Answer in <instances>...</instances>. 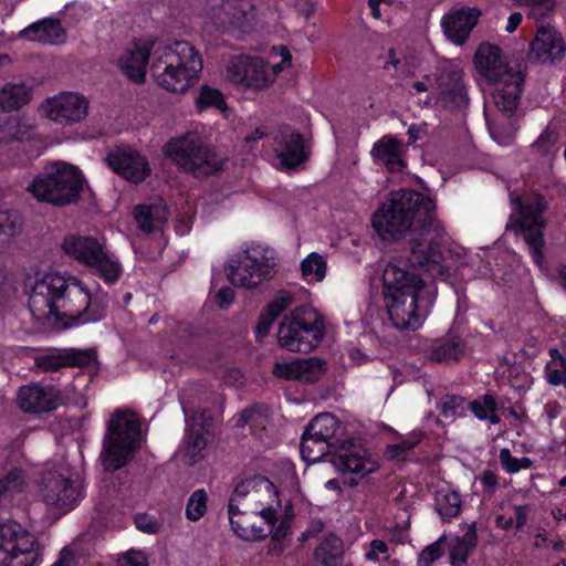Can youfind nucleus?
Listing matches in <instances>:
<instances>
[{"label": "nucleus", "instance_id": "30", "mask_svg": "<svg viewBox=\"0 0 566 566\" xmlns=\"http://www.w3.org/2000/svg\"><path fill=\"white\" fill-rule=\"evenodd\" d=\"M150 48L147 43L134 42L125 48L118 59V66L132 81L143 82L146 76Z\"/></svg>", "mask_w": 566, "mask_h": 566}, {"label": "nucleus", "instance_id": "37", "mask_svg": "<svg viewBox=\"0 0 566 566\" xmlns=\"http://www.w3.org/2000/svg\"><path fill=\"white\" fill-rule=\"evenodd\" d=\"M340 429L339 421L333 415L319 413L308 423L305 430L307 434L321 438L329 444H333V439Z\"/></svg>", "mask_w": 566, "mask_h": 566}, {"label": "nucleus", "instance_id": "46", "mask_svg": "<svg viewBox=\"0 0 566 566\" xmlns=\"http://www.w3.org/2000/svg\"><path fill=\"white\" fill-rule=\"evenodd\" d=\"M512 515H499L496 524L499 527L509 530L512 527L522 528L526 524L527 514L530 512L528 505H513L510 507Z\"/></svg>", "mask_w": 566, "mask_h": 566}, {"label": "nucleus", "instance_id": "4", "mask_svg": "<svg viewBox=\"0 0 566 566\" xmlns=\"http://www.w3.org/2000/svg\"><path fill=\"white\" fill-rule=\"evenodd\" d=\"M202 70L199 52L187 41L156 46L150 64L155 82L164 90L184 94L196 84Z\"/></svg>", "mask_w": 566, "mask_h": 566}, {"label": "nucleus", "instance_id": "45", "mask_svg": "<svg viewBox=\"0 0 566 566\" xmlns=\"http://www.w3.org/2000/svg\"><path fill=\"white\" fill-rule=\"evenodd\" d=\"M269 409L263 405L253 406L243 410L237 419L235 426H250L251 429L264 428L268 422Z\"/></svg>", "mask_w": 566, "mask_h": 566}, {"label": "nucleus", "instance_id": "55", "mask_svg": "<svg viewBox=\"0 0 566 566\" xmlns=\"http://www.w3.org/2000/svg\"><path fill=\"white\" fill-rule=\"evenodd\" d=\"M558 142V134L556 128L553 126H548L536 139L533 144L534 149H536L539 154L546 155L549 154Z\"/></svg>", "mask_w": 566, "mask_h": 566}, {"label": "nucleus", "instance_id": "23", "mask_svg": "<svg viewBox=\"0 0 566 566\" xmlns=\"http://www.w3.org/2000/svg\"><path fill=\"white\" fill-rule=\"evenodd\" d=\"M480 11L474 8H461L443 15L441 25L444 35L457 45L463 44L475 27Z\"/></svg>", "mask_w": 566, "mask_h": 566}, {"label": "nucleus", "instance_id": "10", "mask_svg": "<svg viewBox=\"0 0 566 566\" xmlns=\"http://www.w3.org/2000/svg\"><path fill=\"white\" fill-rule=\"evenodd\" d=\"M140 439V423L137 416L130 411L114 412L107 424L101 453L105 470L116 471L123 468Z\"/></svg>", "mask_w": 566, "mask_h": 566}, {"label": "nucleus", "instance_id": "31", "mask_svg": "<svg viewBox=\"0 0 566 566\" xmlns=\"http://www.w3.org/2000/svg\"><path fill=\"white\" fill-rule=\"evenodd\" d=\"M168 216L167 206L160 198L139 205L134 210L136 222L147 233L161 232Z\"/></svg>", "mask_w": 566, "mask_h": 566}, {"label": "nucleus", "instance_id": "25", "mask_svg": "<svg viewBox=\"0 0 566 566\" xmlns=\"http://www.w3.org/2000/svg\"><path fill=\"white\" fill-rule=\"evenodd\" d=\"M531 51L537 60L553 63L563 60L566 44L563 35L554 27L547 25L537 30Z\"/></svg>", "mask_w": 566, "mask_h": 566}, {"label": "nucleus", "instance_id": "28", "mask_svg": "<svg viewBox=\"0 0 566 566\" xmlns=\"http://www.w3.org/2000/svg\"><path fill=\"white\" fill-rule=\"evenodd\" d=\"M323 373V363L316 358L277 361L273 375L284 380L315 381Z\"/></svg>", "mask_w": 566, "mask_h": 566}, {"label": "nucleus", "instance_id": "61", "mask_svg": "<svg viewBox=\"0 0 566 566\" xmlns=\"http://www.w3.org/2000/svg\"><path fill=\"white\" fill-rule=\"evenodd\" d=\"M513 371L514 369L510 374L511 386L520 392L530 389L533 384L531 375L526 373H516V375L513 376Z\"/></svg>", "mask_w": 566, "mask_h": 566}, {"label": "nucleus", "instance_id": "51", "mask_svg": "<svg viewBox=\"0 0 566 566\" xmlns=\"http://www.w3.org/2000/svg\"><path fill=\"white\" fill-rule=\"evenodd\" d=\"M439 409L446 419H454L465 413L467 401L459 396H447L441 400Z\"/></svg>", "mask_w": 566, "mask_h": 566}, {"label": "nucleus", "instance_id": "14", "mask_svg": "<svg viewBox=\"0 0 566 566\" xmlns=\"http://www.w3.org/2000/svg\"><path fill=\"white\" fill-rule=\"evenodd\" d=\"M42 548L36 536L14 521L0 524V566H40Z\"/></svg>", "mask_w": 566, "mask_h": 566}, {"label": "nucleus", "instance_id": "62", "mask_svg": "<svg viewBox=\"0 0 566 566\" xmlns=\"http://www.w3.org/2000/svg\"><path fill=\"white\" fill-rule=\"evenodd\" d=\"M135 524L138 530L149 534L156 533L158 530V524L155 518L146 514H138L135 517Z\"/></svg>", "mask_w": 566, "mask_h": 566}, {"label": "nucleus", "instance_id": "33", "mask_svg": "<svg viewBox=\"0 0 566 566\" xmlns=\"http://www.w3.org/2000/svg\"><path fill=\"white\" fill-rule=\"evenodd\" d=\"M34 123L25 115L10 116L0 120V147L13 142L23 143L34 137Z\"/></svg>", "mask_w": 566, "mask_h": 566}, {"label": "nucleus", "instance_id": "58", "mask_svg": "<svg viewBox=\"0 0 566 566\" xmlns=\"http://www.w3.org/2000/svg\"><path fill=\"white\" fill-rule=\"evenodd\" d=\"M523 2L530 8V14L536 19L546 15L555 6L554 0H523Z\"/></svg>", "mask_w": 566, "mask_h": 566}, {"label": "nucleus", "instance_id": "26", "mask_svg": "<svg viewBox=\"0 0 566 566\" xmlns=\"http://www.w3.org/2000/svg\"><path fill=\"white\" fill-rule=\"evenodd\" d=\"M273 151L285 168H294L306 159L303 139L298 133L285 128L274 137Z\"/></svg>", "mask_w": 566, "mask_h": 566}, {"label": "nucleus", "instance_id": "59", "mask_svg": "<svg viewBox=\"0 0 566 566\" xmlns=\"http://www.w3.org/2000/svg\"><path fill=\"white\" fill-rule=\"evenodd\" d=\"M120 566H148L147 556L140 551H128L120 559Z\"/></svg>", "mask_w": 566, "mask_h": 566}, {"label": "nucleus", "instance_id": "19", "mask_svg": "<svg viewBox=\"0 0 566 566\" xmlns=\"http://www.w3.org/2000/svg\"><path fill=\"white\" fill-rule=\"evenodd\" d=\"M207 19L218 29L242 28L254 19L252 0H213L207 10Z\"/></svg>", "mask_w": 566, "mask_h": 566}, {"label": "nucleus", "instance_id": "27", "mask_svg": "<svg viewBox=\"0 0 566 566\" xmlns=\"http://www.w3.org/2000/svg\"><path fill=\"white\" fill-rule=\"evenodd\" d=\"M440 98L451 106L460 107L468 103L463 84V72L460 67L448 65L441 70L437 78Z\"/></svg>", "mask_w": 566, "mask_h": 566}, {"label": "nucleus", "instance_id": "16", "mask_svg": "<svg viewBox=\"0 0 566 566\" xmlns=\"http://www.w3.org/2000/svg\"><path fill=\"white\" fill-rule=\"evenodd\" d=\"M90 99L75 91H62L46 97L39 106L42 117L62 127L83 123L90 113Z\"/></svg>", "mask_w": 566, "mask_h": 566}, {"label": "nucleus", "instance_id": "48", "mask_svg": "<svg viewBox=\"0 0 566 566\" xmlns=\"http://www.w3.org/2000/svg\"><path fill=\"white\" fill-rule=\"evenodd\" d=\"M208 496L205 490H196L188 499L186 516L190 521L200 520L207 511Z\"/></svg>", "mask_w": 566, "mask_h": 566}, {"label": "nucleus", "instance_id": "56", "mask_svg": "<svg viewBox=\"0 0 566 566\" xmlns=\"http://www.w3.org/2000/svg\"><path fill=\"white\" fill-rule=\"evenodd\" d=\"M442 555L441 541H437L427 546L419 555L417 566H432V564Z\"/></svg>", "mask_w": 566, "mask_h": 566}, {"label": "nucleus", "instance_id": "8", "mask_svg": "<svg viewBox=\"0 0 566 566\" xmlns=\"http://www.w3.org/2000/svg\"><path fill=\"white\" fill-rule=\"evenodd\" d=\"M82 189L81 172L64 161L48 163L28 187L36 199L55 206L75 202Z\"/></svg>", "mask_w": 566, "mask_h": 566}, {"label": "nucleus", "instance_id": "32", "mask_svg": "<svg viewBox=\"0 0 566 566\" xmlns=\"http://www.w3.org/2000/svg\"><path fill=\"white\" fill-rule=\"evenodd\" d=\"M20 36L42 44H62L66 41V32L56 19H43L24 28Z\"/></svg>", "mask_w": 566, "mask_h": 566}, {"label": "nucleus", "instance_id": "40", "mask_svg": "<svg viewBox=\"0 0 566 566\" xmlns=\"http://www.w3.org/2000/svg\"><path fill=\"white\" fill-rule=\"evenodd\" d=\"M316 559L324 566H338L343 556V542L336 535L326 536L315 551Z\"/></svg>", "mask_w": 566, "mask_h": 566}, {"label": "nucleus", "instance_id": "60", "mask_svg": "<svg viewBox=\"0 0 566 566\" xmlns=\"http://www.w3.org/2000/svg\"><path fill=\"white\" fill-rule=\"evenodd\" d=\"M476 481L482 485L484 492L492 495L499 486L497 475L492 471H484L478 478Z\"/></svg>", "mask_w": 566, "mask_h": 566}, {"label": "nucleus", "instance_id": "34", "mask_svg": "<svg viewBox=\"0 0 566 566\" xmlns=\"http://www.w3.org/2000/svg\"><path fill=\"white\" fill-rule=\"evenodd\" d=\"M93 353L77 349H69L60 353H52L40 356L36 359L38 366L45 371H55L62 367L88 364Z\"/></svg>", "mask_w": 566, "mask_h": 566}, {"label": "nucleus", "instance_id": "35", "mask_svg": "<svg viewBox=\"0 0 566 566\" xmlns=\"http://www.w3.org/2000/svg\"><path fill=\"white\" fill-rule=\"evenodd\" d=\"M88 268L107 284L116 283L123 273L118 258L107 250L106 244Z\"/></svg>", "mask_w": 566, "mask_h": 566}, {"label": "nucleus", "instance_id": "24", "mask_svg": "<svg viewBox=\"0 0 566 566\" xmlns=\"http://www.w3.org/2000/svg\"><path fill=\"white\" fill-rule=\"evenodd\" d=\"M105 244L106 240L104 238L72 233L64 237L61 249L65 255L88 268L96 260Z\"/></svg>", "mask_w": 566, "mask_h": 566}, {"label": "nucleus", "instance_id": "5", "mask_svg": "<svg viewBox=\"0 0 566 566\" xmlns=\"http://www.w3.org/2000/svg\"><path fill=\"white\" fill-rule=\"evenodd\" d=\"M476 72L493 85L492 104L503 115L510 117L516 109L522 93L523 76L513 71L502 56L501 49L482 43L474 54Z\"/></svg>", "mask_w": 566, "mask_h": 566}, {"label": "nucleus", "instance_id": "17", "mask_svg": "<svg viewBox=\"0 0 566 566\" xmlns=\"http://www.w3.org/2000/svg\"><path fill=\"white\" fill-rule=\"evenodd\" d=\"M331 463L349 486H357L379 469L378 459L355 441L343 443L332 457Z\"/></svg>", "mask_w": 566, "mask_h": 566}, {"label": "nucleus", "instance_id": "57", "mask_svg": "<svg viewBox=\"0 0 566 566\" xmlns=\"http://www.w3.org/2000/svg\"><path fill=\"white\" fill-rule=\"evenodd\" d=\"M24 483L21 470L11 471L4 479L0 480V495L20 489Z\"/></svg>", "mask_w": 566, "mask_h": 566}, {"label": "nucleus", "instance_id": "13", "mask_svg": "<svg viewBox=\"0 0 566 566\" xmlns=\"http://www.w3.org/2000/svg\"><path fill=\"white\" fill-rule=\"evenodd\" d=\"M226 273L234 286L254 289L274 274V261L271 251L253 244L231 255Z\"/></svg>", "mask_w": 566, "mask_h": 566}, {"label": "nucleus", "instance_id": "38", "mask_svg": "<svg viewBox=\"0 0 566 566\" xmlns=\"http://www.w3.org/2000/svg\"><path fill=\"white\" fill-rule=\"evenodd\" d=\"M434 506L442 521H450L460 513V494L449 488H442L436 492Z\"/></svg>", "mask_w": 566, "mask_h": 566}, {"label": "nucleus", "instance_id": "21", "mask_svg": "<svg viewBox=\"0 0 566 566\" xmlns=\"http://www.w3.org/2000/svg\"><path fill=\"white\" fill-rule=\"evenodd\" d=\"M229 520L233 532L245 541H260L275 531L272 524L244 509L243 502H234L233 495L229 501Z\"/></svg>", "mask_w": 566, "mask_h": 566}, {"label": "nucleus", "instance_id": "47", "mask_svg": "<svg viewBox=\"0 0 566 566\" xmlns=\"http://www.w3.org/2000/svg\"><path fill=\"white\" fill-rule=\"evenodd\" d=\"M462 347L457 340H447L438 345L431 354V359L437 363H450L459 359L462 355Z\"/></svg>", "mask_w": 566, "mask_h": 566}, {"label": "nucleus", "instance_id": "6", "mask_svg": "<svg viewBox=\"0 0 566 566\" xmlns=\"http://www.w3.org/2000/svg\"><path fill=\"white\" fill-rule=\"evenodd\" d=\"M232 495L234 502H243L244 509L272 524L275 530L272 541L285 538L291 528L294 510L290 502L283 505L274 484L265 478L254 476L239 483Z\"/></svg>", "mask_w": 566, "mask_h": 566}, {"label": "nucleus", "instance_id": "1", "mask_svg": "<svg viewBox=\"0 0 566 566\" xmlns=\"http://www.w3.org/2000/svg\"><path fill=\"white\" fill-rule=\"evenodd\" d=\"M443 224L436 218L411 233L409 258H395L382 273V296L388 318L397 329L416 331L427 318L431 300L421 271L437 279L446 274Z\"/></svg>", "mask_w": 566, "mask_h": 566}, {"label": "nucleus", "instance_id": "43", "mask_svg": "<svg viewBox=\"0 0 566 566\" xmlns=\"http://www.w3.org/2000/svg\"><path fill=\"white\" fill-rule=\"evenodd\" d=\"M480 420H489L491 423H499L500 418L496 415V401L492 395H484L473 401L467 402V409Z\"/></svg>", "mask_w": 566, "mask_h": 566}, {"label": "nucleus", "instance_id": "41", "mask_svg": "<svg viewBox=\"0 0 566 566\" xmlns=\"http://www.w3.org/2000/svg\"><path fill=\"white\" fill-rule=\"evenodd\" d=\"M332 444L325 440L307 434L305 430L300 446L302 459L308 463L319 462L328 452Z\"/></svg>", "mask_w": 566, "mask_h": 566}, {"label": "nucleus", "instance_id": "44", "mask_svg": "<svg viewBox=\"0 0 566 566\" xmlns=\"http://www.w3.org/2000/svg\"><path fill=\"white\" fill-rule=\"evenodd\" d=\"M21 218L15 211H0V244H8L20 233Z\"/></svg>", "mask_w": 566, "mask_h": 566}, {"label": "nucleus", "instance_id": "36", "mask_svg": "<svg viewBox=\"0 0 566 566\" xmlns=\"http://www.w3.org/2000/svg\"><path fill=\"white\" fill-rule=\"evenodd\" d=\"M31 90L23 84H6L0 88V113L17 111L31 99Z\"/></svg>", "mask_w": 566, "mask_h": 566}, {"label": "nucleus", "instance_id": "64", "mask_svg": "<svg viewBox=\"0 0 566 566\" xmlns=\"http://www.w3.org/2000/svg\"><path fill=\"white\" fill-rule=\"evenodd\" d=\"M490 132L492 138L500 145H509L513 139L515 128H511L507 133H502L497 127H491Z\"/></svg>", "mask_w": 566, "mask_h": 566}, {"label": "nucleus", "instance_id": "54", "mask_svg": "<svg viewBox=\"0 0 566 566\" xmlns=\"http://www.w3.org/2000/svg\"><path fill=\"white\" fill-rule=\"evenodd\" d=\"M421 438V433H412L408 439L399 443L389 446L387 448L386 454L390 459L401 460L405 458L406 453L409 450L415 448L420 442Z\"/></svg>", "mask_w": 566, "mask_h": 566}, {"label": "nucleus", "instance_id": "12", "mask_svg": "<svg viewBox=\"0 0 566 566\" xmlns=\"http://www.w3.org/2000/svg\"><path fill=\"white\" fill-rule=\"evenodd\" d=\"M511 201L514 210L506 229L513 230L517 237L525 241L533 261L539 268H543L545 247L543 229L546 226L543 211L546 209V202L543 198L523 202L520 198L514 197H511Z\"/></svg>", "mask_w": 566, "mask_h": 566}, {"label": "nucleus", "instance_id": "18", "mask_svg": "<svg viewBox=\"0 0 566 566\" xmlns=\"http://www.w3.org/2000/svg\"><path fill=\"white\" fill-rule=\"evenodd\" d=\"M17 403L25 413L41 415L51 412L64 403L62 392L52 385L32 382L21 386L17 394Z\"/></svg>", "mask_w": 566, "mask_h": 566}, {"label": "nucleus", "instance_id": "20", "mask_svg": "<svg viewBox=\"0 0 566 566\" xmlns=\"http://www.w3.org/2000/svg\"><path fill=\"white\" fill-rule=\"evenodd\" d=\"M105 161L113 171L134 184L144 181L150 174L147 158L130 147L114 148Z\"/></svg>", "mask_w": 566, "mask_h": 566}, {"label": "nucleus", "instance_id": "3", "mask_svg": "<svg viewBox=\"0 0 566 566\" xmlns=\"http://www.w3.org/2000/svg\"><path fill=\"white\" fill-rule=\"evenodd\" d=\"M434 201L418 191H391L373 216L375 231L384 239H398L407 231L415 233L433 219Z\"/></svg>", "mask_w": 566, "mask_h": 566}, {"label": "nucleus", "instance_id": "49", "mask_svg": "<svg viewBox=\"0 0 566 566\" xmlns=\"http://www.w3.org/2000/svg\"><path fill=\"white\" fill-rule=\"evenodd\" d=\"M499 460L502 468L509 474H515L521 470L530 469L533 464L532 460L527 457L515 458L511 454L509 449H502L499 454Z\"/></svg>", "mask_w": 566, "mask_h": 566}, {"label": "nucleus", "instance_id": "63", "mask_svg": "<svg viewBox=\"0 0 566 566\" xmlns=\"http://www.w3.org/2000/svg\"><path fill=\"white\" fill-rule=\"evenodd\" d=\"M234 298V291L229 287H222L216 294V300L220 308H227Z\"/></svg>", "mask_w": 566, "mask_h": 566}, {"label": "nucleus", "instance_id": "39", "mask_svg": "<svg viewBox=\"0 0 566 566\" xmlns=\"http://www.w3.org/2000/svg\"><path fill=\"white\" fill-rule=\"evenodd\" d=\"M301 276L307 284L322 282L326 276L327 262L325 258L317 253L311 252L301 261Z\"/></svg>", "mask_w": 566, "mask_h": 566}, {"label": "nucleus", "instance_id": "2", "mask_svg": "<svg viewBox=\"0 0 566 566\" xmlns=\"http://www.w3.org/2000/svg\"><path fill=\"white\" fill-rule=\"evenodd\" d=\"M105 307L106 294L93 295L77 276L55 270L40 274L29 295V308L34 318H66L70 327L102 319Z\"/></svg>", "mask_w": 566, "mask_h": 566}, {"label": "nucleus", "instance_id": "22", "mask_svg": "<svg viewBox=\"0 0 566 566\" xmlns=\"http://www.w3.org/2000/svg\"><path fill=\"white\" fill-rule=\"evenodd\" d=\"M184 412L189 427V432L179 449V453L188 464H195L203 458V450L207 444L205 438L207 418L205 411H196L191 419H189V415L185 407Z\"/></svg>", "mask_w": 566, "mask_h": 566}, {"label": "nucleus", "instance_id": "7", "mask_svg": "<svg viewBox=\"0 0 566 566\" xmlns=\"http://www.w3.org/2000/svg\"><path fill=\"white\" fill-rule=\"evenodd\" d=\"M163 154L180 171L196 177L212 175L224 165L223 158L196 132L170 138L164 145Z\"/></svg>", "mask_w": 566, "mask_h": 566}, {"label": "nucleus", "instance_id": "53", "mask_svg": "<svg viewBox=\"0 0 566 566\" xmlns=\"http://www.w3.org/2000/svg\"><path fill=\"white\" fill-rule=\"evenodd\" d=\"M294 304V296L291 292L281 291L266 306V313L269 316L276 318L286 308Z\"/></svg>", "mask_w": 566, "mask_h": 566}, {"label": "nucleus", "instance_id": "42", "mask_svg": "<svg viewBox=\"0 0 566 566\" xmlns=\"http://www.w3.org/2000/svg\"><path fill=\"white\" fill-rule=\"evenodd\" d=\"M476 545V535L473 528L469 530L461 538L452 544L450 559L453 566H465L469 555Z\"/></svg>", "mask_w": 566, "mask_h": 566}, {"label": "nucleus", "instance_id": "11", "mask_svg": "<svg viewBox=\"0 0 566 566\" xmlns=\"http://www.w3.org/2000/svg\"><path fill=\"white\" fill-rule=\"evenodd\" d=\"M323 336V316L307 305L286 314L277 331L279 344L290 352L307 353L319 344Z\"/></svg>", "mask_w": 566, "mask_h": 566}, {"label": "nucleus", "instance_id": "9", "mask_svg": "<svg viewBox=\"0 0 566 566\" xmlns=\"http://www.w3.org/2000/svg\"><path fill=\"white\" fill-rule=\"evenodd\" d=\"M271 55L281 56L282 61L270 65L259 56L244 54L232 56L224 66L226 80L248 90L259 91L268 87L292 62L285 46L273 48Z\"/></svg>", "mask_w": 566, "mask_h": 566}, {"label": "nucleus", "instance_id": "29", "mask_svg": "<svg viewBox=\"0 0 566 566\" xmlns=\"http://www.w3.org/2000/svg\"><path fill=\"white\" fill-rule=\"evenodd\" d=\"M369 154L374 163L385 166L390 172H400L406 168L403 145L392 135H385L375 142Z\"/></svg>", "mask_w": 566, "mask_h": 566}, {"label": "nucleus", "instance_id": "52", "mask_svg": "<svg viewBox=\"0 0 566 566\" xmlns=\"http://www.w3.org/2000/svg\"><path fill=\"white\" fill-rule=\"evenodd\" d=\"M364 557L370 563H381L390 557L389 546L381 539H373L363 546Z\"/></svg>", "mask_w": 566, "mask_h": 566}, {"label": "nucleus", "instance_id": "15", "mask_svg": "<svg viewBox=\"0 0 566 566\" xmlns=\"http://www.w3.org/2000/svg\"><path fill=\"white\" fill-rule=\"evenodd\" d=\"M40 496L50 507L69 512L82 497V488L75 481L72 468L65 461L50 465L40 483Z\"/></svg>", "mask_w": 566, "mask_h": 566}, {"label": "nucleus", "instance_id": "50", "mask_svg": "<svg viewBox=\"0 0 566 566\" xmlns=\"http://www.w3.org/2000/svg\"><path fill=\"white\" fill-rule=\"evenodd\" d=\"M199 108L216 107L220 111L226 109V102L222 93L210 86H202L197 97Z\"/></svg>", "mask_w": 566, "mask_h": 566}]
</instances>
